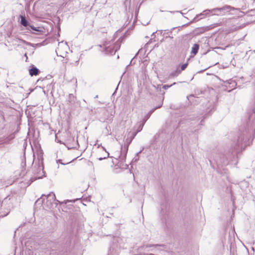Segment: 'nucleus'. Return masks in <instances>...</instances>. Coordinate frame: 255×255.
Segmentation results:
<instances>
[{"label": "nucleus", "instance_id": "nucleus-1", "mask_svg": "<svg viewBox=\"0 0 255 255\" xmlns=\"http://www.w3.org/2000/svg\"><path fill=\"white\" fill-rule=\"evenodd\" d=\"M255 135V108L250 114L246 126L241 127L237 142L235 147L237 152L244 149L252 142Z\"/></svg>", "mask_w": 255, "mask_h": 255}, {"label": "nucleus", "instance_id": "nucleus-2", "mask_svg": "<svg viewBox=\"0 0 255 255\" xmlns=\"http://www.w3.org/2000/svg\"><path fill=\"white\" fill-rule=\"evenodd\" d=\"M234 7H231L230 5H225L221 8H215L211 10L206 9L203 11V12L197 15L194 18V21H197L201 18H199V16L204 15L206 16L210 12L213 14L217 15H223L226 12H229L231 9H233Z\"/></svg>", "mask_w": 255, "mask_h": 255}, {"label": "nucleus", "instance_id": "nucleus-3", "mask_svg": "<svg viewBox=\"0 0 255 255\" xmlns=\"http://www.w3.org/2000/svg\"><path fill=\"white\" fill-rule=\"evenodd\" d=\"M56 202H59V201L56 199L54 193L51 192L47 196L42 195L40 198L37 200L36 203L45 204L48 208L51 209L53 208L54 205L55 207H56L57 203Z\"/></svg>", "mask_w": 255, "mask_h": 255}, {"label": "nucleus", "instance_id": "nucleus-4", "mask_svg": "<svg viewBox=\"0 0 255 255\" xmlns=\"http://www.w3.org/2000/svg\"><path fill=\"white\" fill-rule=\"evenodd\" d=\"M43 169L42 159H38V162L36 161L32 167V172L34 176L33 177L34 180L40 179L45 176V172Z\"/></svg>", "mask_w": 255, "mask_h": 255}, {"label": "nucleus", "instance_id": "nucleus-5", "mask_svg": "<svg viewBox=\"0 0 255 255\" xmlns=\"http://www.w3.org/2000/svg\"><path fill=\"white\" fill-rule=\"evenodd\" d=\"M120 247L117 242H114L111 245L107 255H119Z\"/></svg>", "mask_w": 255, "mask_h": 255}, {"label": "nucleus", "instance_id": "nucleus-6", "mask_svg": "<svg viewBox=\"0 0 255 255\" xmlns=\"http://www.w3.org/2000/svg\"><path fill=\"white\" fill-rule=\"evenodd\" d=\"M120 45L119 43H115L113 46H105L104 51L106 54L114 55L117 51L120 48Z\"/></svg>", "mask_w": 255, "mask_h": 255}, {"label": "nucleus", "instance_id": "nucleus-7", "mask_svg": "<svg viewBox=\"0 0 255 255\" xmlns=\"http://www.w3.org/2000/svg\"><path fill=\"white\" fill-rule=\"evenodd\" d=\"M76 98L72 94H70L67 100V105L70 110H73L75 108Z\"/></svg>", "mask_w": 255, "mask_h": 255}, {"label": "nucleus", "instance_id": "nucleus-8", "mask_svg": "<svg viewBox=\"0 0 255 255\" xmlns=\"http://www.w3.org/2000/svg\"><path fill=\"white\" fill-rule=\"evenodd\" d=\"M128 149V148L127 145L122 146L121 155L119 156L121 160L125 161L126 160Z\"/></svg>", "mask_w": 255, "mask_h": 255}, {"label": "nucleus", "instance_id": "nucleus-9", "mask_svg": "<svg viewBox=\"0 0 255 255\" xmlns=\"http://www.w3.org/2000/svg\"><path fill=\"white\" fill-rule=\"evenodd\" d=\"M164 99V98H163V99H162V101ZM162 102H162V103L158 106L157 107H156L155 108L151 109L144 117V118L142 120V121L145 123V122H146V121L149 118V117H150L151 115L154 112V111L159 108H160L161 106H162Z\"/></svg>", "mask_w": 255, "mask_h": 255}, {"label": "nucleus", "instance_id": "nucleus-10", "mask_svg": "<svg viewBox=\"0 0 255 255\" xmlns=\"http://www.w3.org/2000/svg\"><path fill=\"white\" fill-rule=\"evenodd\" d=\"M20 24L22 25H23V26L26 27L27 29L28 30H30V29H29V25H30V24L26 19L25 16L20 15Z\"/></svg>", "mask_w": 255, "mask_h": 255}, {"label": "nucleus", "instance_id": "nucleus-11", "mask_svg": "<svg viewBox=\"0 0 255 255\" xmlns=\"http://www.w3.org/2000/svg\"><path fill=\"white\" fill-rule=\"evenodd\" d=\"M39 72V70L33 65L31 66V68L29 70V75L31 76H36Z\"/></svg>", "mask_w": 255, "mask_h": 255}, {"label": "nucleus", "instance_id": "nucleus-12", "mask_svg": "<svg viewBox=\"0 0 255 255\" xmlns=\"http://www.w3.org/2000/svg\"><path fill=\"white\" fill-rule=\"evenodd\" d=\"M30 28L31 29H32L37 32H44V28L43 27H35L33 25H29V29Z\"/></svg>", "mask_w": 255, "mask_h": 255}, {"label": "nucleus", "instance_id": "nucleus-13", "mask_svg": "<svg viewBox=\"0 0 255 255\" xmlns=\"http://www.w3.org/2000/svg\"><path fill=\"white\" fill-rule=\"evenodd\" d=\"M199 49V45L198 44H194L192 48L191 53L196 55Z\"/></svg>", "mask_w": 255, "mask_h": 255}, {"label": "nucleus", "instance_id": "nucleus-14", "mask_svg": "<svg viewBox=\"0 0 255 255\" xmlns=\"http://www.w3.org/2000/svg\"><path fill=\"white\" fill-rule=\"evenodd\" d=\"M181 73V70H179L178 69H177L176 70L172 71L169 74V77L172 78L177 77Z\"/></svg>", "mask_w": 255, "mask_h": 255}, {"label": "nucleus", "instance_id": "nucleus-15", "mask_svg": "<svg viewBox=\"0 0 255 255\" xmlns=\"http://www.w3.org/2000/svg\"><path fill=\"white\" fill-rule=\"evenodd\" d=\"M145 123H144L143 121L142 122V123H140L139 124V125L138 126V128H137V129H136V132H139L140 131L143 127V126L144 125Z\"/></svg>", "mask_w": 255, "mask_h": 255}, {"label": "nucleus", "instance_id": "nucleus-16", "mask_svg": "<svg viewBox=\"0 0 255 255\" xmlns=\"http://www.w3.org/2000/svg\"><path fill=\"white\" fill-rule=\"evenodd\" d=\"M176 84V83L174 82L172 84L170 85H164L163 86V88L165 90H166L167 89H168L169 88L171 87L173 85H174Z\"/></svg>", "mask_w": 255, "mask_h": 255}, {"label": "nucleus", "instance_id": "nucleus-17", "mask_svg": "<svg viewBox=\"0 0 255 255\" xmlns=\"http://www.w3.org/2000/svg\"><path fill=\"white\" fill-rule=\"evenodd\" d=\"M187 66H188V63H187L183 64L181 66V69L180 70H181V71H183V70H184L186 68Z\"/></svg>", "mask_w": 255, "mask_h": 255}, {"label": "nucleus", "instance_id": "nucleus-18", "mask_svg": "<svg viewBox=\"0 0 255 255\" xmlns=\"http://www.w3.org/2000/svg\"><path fill=\"white\" fill-rule=\"evenodd\" d=\"M164 245H147L146 246V247H164Z\"/></svg>", "mask_w": 255, "mask_h": 255}, {"label": "nucleus", "instance_id": "nucleus-19", "mask_svg": "<svg viewBox=\"0 0 255 255\" xmlns=\"http://www.w3.org/2000/svg\"><path fill=\"white\" fill-rule=\"evenodd\" d=\"M131 140L132 139H127L124 145H127L128 148V146H129L130 143L131 142Z\"/></svg>", "mask_w": 255, "mask_h": 255}, {"label": "nucleus", "instance_id": "nucleus-20", "mask_svg": "<svg viewBox=\"0 0 255 255\" xmlns=\"http://www.w3.org/2000/svg\"><path fill=\"white\" fill-rule=\"evenodd\" d=\"M57 162H59L62 165H66V164H68L69 163H70L71 161H70V162H68L66 163H64L62 162V160L61 159H58L56 160Z\"/></svg>", "mask_w": 255, "mask_h": 255}, {"label": "nucleus", "instance_id": "nucleus-21", "mask_svg": "<svg viewBox=\"0 0 255 255\" xmlns=\"http://www.w3.org/2000/svg\"><path fill=\"white\" fill-rule=\"evenodd\" d=\"M109 156V153L108 152H107V156H105L104 157H99V158H98V159L99 160H103L104 159H105V158L108 157Z\"/></svg>", "mask_w": 255, "mask_h": 255}, {"label": "nucleus", "instance_id": "nucleus-22", "mask_svg": "<svg viewBox=\"0 0 255 255\" xmlns=\"http://www.w3.org/2000/svg\"><path fill=\"white\" fill-rule=\"evenodd\" d=\"M194 97L193 95H190L189 96H187V99L189 100V98Z\"/></svg>", "mask_w": 255, "mask_h": 255}, {"label": "nucleus", "instance_id": "nucleus-23", "mask_svg": "<svg viewBox=\"0 0 255 255\" xmlns=\"http://www.w3.org/2000/svg\"><path fill=\"white\" fill-rule=\"evenodd\" d=\"M141 151H142V150H140V151H139L138 152H137V153H136V156H138V154L141 152Z\"/></svg>", "mask_w": 255, "mask_h": 255}, {"label": "nucleus", "instance_id": "nucleus-24", "mask_svg": "<svg viewBox=\"0 0 255 255\" xmlns=\"http://www.w3.org/2000/svg\"><path fill=\"white\" fill-rule=\"evenodd\" d=\"M20 41H21L22 42H23V43H25V41L23 40H22V39H18Z\"/></svg>", "mask_w": 255, "mask_h": 255}, {"label": "nucleus", "instance_id": "nucleus-25", "mask_svg": "<svg viewBox=\"0 0 255 255\" xmlns=\"http://www.w3.org/2000/svg\"><path fill=\"white\" fill-rule=\"evenodd\" d=\"M76 148V146H73V147H68V149H71V148Z\"/></svg>", "mask_w": 255, "mask_h": 255}, {"label": "nucleus", "instance_id": "nucleus-26", "mask_svg": "<svg viewBox=\"0 0 255 255\" xmlns=\"http://www.w3.org/2000/svg\"><path fill=\"white\" fill-rule=\"evenodd\" d=\"M76 145L79 146V144L77 140H76Z\"/></svg>", "mask_w": 255, "mask_h": 255}, {"label": "nucleus", "instance_id": "nucleus-27", "mask_svg": "<svg viewBox=\"0 0 255 255\" xmlns=\"http://www.w3.org/2000/svg\"><path fill=\"white\" fill-rule=\"evenodd\" d=\"M134 159H135V161L138 160V158H135V157H134Z\"/></svg>", "mask_w": 255, "mask_h": 255}, {"label": "nucleus", "instance_id": "nucleus-28", "mask_svg": "<svg viewBox=\"0 0 255 255\" xmlns=\"http://www.w3.org/2000/svg\"><path fill=\"white\" fill-rule=\"evenodd\" d=\"M134 159H135V161L138 160V158H135V157H134Z\"/></svg>", "mask_w": 255, "mask_h": 255}, {"label": "nucleus", "instance_id": "nucleus-29", "mask_svg": "<svg viewBox=\"0 0 255 255\" xmlns=\"http://www.w3.org/2000/svg\"><path fill=\"white\" fill-rule=\"evenodd\" d=\"M102 148H103L104 150H105V151H106V149H105V147H104L102 146Z\"/></svg>", "mask_w": 255, "mask_h": 255}, {"label": "nucleus", "instance_id": "nucleus-30", "mask_svg": "<svg viewBox=\"0 0 255 255\" xmlns=\"http://www.w3.org/2000/svg\"><path fill=\"white\" fill-rule=\"evenodd\" d=\"M2 119H3V120H4V116H2Z\"/></svg>", "mask_w": 255, "mask_h": 255}, {"label": "nucleus", "instance_id": "nucleus-31", "mask_svg": "<svg viewBox=\"0 0 255 255\" xmlns=\"http://www.w3.org/2000/svg\"><path fill=\"white\" fill-rule=\"evenodd\" d=\"M34 34H37L38 33L33 32Z\"/></svg>", "mask_w": 255, "mask_h": 255}, {"label": "nucleus", "instance_id": "nucleus-32", "mask_svg": "<svg viewBox=\"0 0 255 255\" xmlns=\"http://www.w3.org/2000/svg\"><path fill=\"white\" fill-rule=\"evenodd\" d=\"M224 164H228V163H227V162H226V163H225Z\"/></svg>", "mask_w": 255, "mask_h": 255}, {"label": "nucleus", "instance_id": "nucleus-33", "mask_svg": "<svg viewBox=\"0 0 255 255\" xmlns=\"http://www.w3.org/2000/svg\"><path fill=\"white\" fill-rule=\"evenodd\" d=\"M253 52H254V53H255V50H254V51H253Z\"/></svg>", "mask_w": 255, "mask_h": 255}]
</instances>
